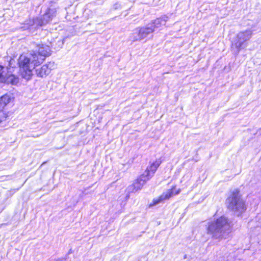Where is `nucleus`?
Segmentation results:
<instances>
[{
    "label": "nucleus",
    "instance_id": "nucleus-1",
    "mask_svg": "<svg viewBox=\"0 0 261 261\" xmlns=\"http://www.w3.org/2000/svg\"><path fill=\"white\" fill-rule=\"evenodd\" d=\"M50 47L44 44H39L37 49L32 51L30 57L21 55L19 57L18 64L21 77L29 80L32 76V69L42 63L45 58L51 55Z\"/></svg>",
    "mask_w": 261,
    "mask_h": 261
},
{
    "label": "nucleus",
    "instance_id": "nucleus-2",
    "mask_svg": "<svg viewBox=\"0 0 261 261\" xmlns=\"http://www.w3.org/2000/svg\"><path fill=\"white\" fill-rule=\"evenodd\" d=\"M230 223L227 217L222 216L208 223L207 233L215 239L224 238L230 231Z\"/></svg>",
    "mask_w": 261,
    "mask_h": 261
},
{
    "label": "nucleus",
    "instance_id": "nucleus-3",
    "mask_svg": "<svg viewBox=\"0 0 261 261\" xmlns=\"http://www.w3.org/2000/svg\"><path fill=\"white\" fill-rule=\"evenodd\" d=\"M56 10L55 8H48L45 13L40 17L29 19L21 27L23 30H29L30 31L36 29L50 22L56 16Z\"/></svg>",
    "mask_w": 261,
    "mask_h": 261
},
{
    "label": "nucleus",
    "instance_id": "nucleus-4",
    "mask_svg": "<svg viewBox=\"0 0 261 261\" xmlns=\"http://www.w3.org/2000/svg\"><path fill=\"white\" fill-rule=\"evenodd\" d=\"M255 30V29L251 28V29L246 30L245 31H241L232 39L231 48L233 54L238 55L240 51L246 47V42L251 38L252 32Z\"/></svg>",
    "mask_w": 261,
    "mask_h": 261
},
{
    "label": "nucleus",
    "instance_id": "nucleus-5",
    "mask_svg": "<svg viewBox=\"0 0 261 261\" xmlns=\"http://www.w3.org/2000/svg\"><path fill=\"white\" fill-rule=\"evenodd\" d=\"M226 203L228 208L238 213V216L246 210L244 201L240 198L238 190L233 191L232 194L226 199Z\"/></svg>",
    "mask_w": 261,
    "mask_h": 261
},
{
    "label": "nucleus",
    "instance_id": "nucleus-6",
    "mask_svg": "<svg viewBox=\"0 0 261 261\" xmlns=\"http://www.w3.org/2000/svg\"><path fill=\"white\" fill-rule=\"evenodd\" d=\"M153 32V28L148 23L145 26L135 29L130 34L129 38L132 42L140 41L151 38Z\"/></svg>",
    "mask_w": 261,
    "mask_h": 261
},
{
    "label": "nucleus",
    "instance_id": "nucleus-7",
    "mask_svg": "<svg viewBox=\"0 0 261 261\" xmlns=\"http://www.w3.org/2000/svg\"><path fill=\"white\" fill-rule=\"evenodd\" d=\"M149 180L148 177L145 176V174H142L138 177L134 182L128 186L126 189L127 193H134L138 190H141L146 182Z\"/></svg>",
    "mask_w": 261,
    "mask_h": 261
},
{
    "label": "nucleus",
    "instance_id": "nucleus-8",
    "mask_svg": "<svg viewBox=\"0 0 261 261\" xmlns=\"http://www.w3.org/2000/svg\"><path fill=\"white\" fill-rule=\"evenodd\" d=\"M55 68V63L49 62L47 64L43 65L41 68L36 70V74L38 76L43 77L48 75L51 70Z\"/></svg>",
    "mask_w": 261,
    "mask_h": 261
},
{
    "label": "nucleus",
    "instance_id": "nucleus-9",
    "mask_svg": "<svg viewBox=\"0 0 261 261\" xmlns=\"http://www.w3.org/2000/svg\"><path fill=\"white\" fill-rule=\"evenodd\" d=\"M179 190H178L175 194H174L173 190H168L166 192L163 193L158 199H154L152 203H150L149 206H152L155 205L163 201L169 199L170 197L173 196L174 195H177L179 193Z\"/></svg>",
    "mask_w": 261,
    "mask_h": 261
},
{
    "label": "nucleus",
    "instance_id": "nucleus-10",
    "mask_svg": "<svg viewBox=\"0 0 261 261\" xmlns=\"http://www.w3.org/2000/svg\"><path fill=\"white\" fill-rule=\"evenodd\" d=\"M161 164V161L160 160H156L152 162L150 164V166L146 168L143 174H145V176L148 177L149 179H150Z\"/></svg>",
    "mask_w": 261,
    "mask_h": 261
},
{
    "label": "nucleus",
    "instance_id": "nucleus-11",
    "mask_svg": "<svg viewBox=\"0 0 261 261\" xmlns=\"http://www.w3.org/2000/svg\"><path fill=\"white\" fill-rule=\"evenodd\" d=\"M169 17L167 15H164L152 21L151 22L149 23V24L152 27L153 31H154L155 29L165 25Z\"/></svg>",
    "mask_w": 261,
    "mask_h": 261
},
{
    "label": "nucleus",
    "instance_id": "nucleus-12",
    "mask_svg": "<svg viewBox=\"0 0 261 261\" xmlns=\"http://www.w3.org/2000/svg\"><path fill=\"white\" fill-rule=\"evenodd\" d=\"M4 81L2 83L11 84L13 85H16L19 82V79L15 75L6 73V76L4 77Z\"/></svg>",
    "mask_w": 261,
    "mask_h": 261
},
{
    "label": "nucleus",
    "instance_id": "nucleus-13",
    "mask_svg": "<svg viewBox=\"0 0 261 261\" xmlns=\"http://www.w3.org/2000/svg\"><path fill=\"white\" fill-rule=\"evenodd\" d=\"M11 97L7 94L4 95L0 97V110L3 109L10 102Z\"/></svg>",
    "mask_w": 261,
    "mask_h": 261
},
{
    "label": "nucleus",
    "instance_id": "nucleus-14",
    "mask_svg": "<svg viewBox=\"0 0 261 261\" xmlns=\"http://www.w3.org/2000/svg\"><path fill=\"white\" fill-rule=\"evenodd\" d=\"M4 69V67L0 65V83H3L5 81L4 77L6 76V73H5Z\"/></svg>",
    "mask_w": 261,
    "mask_h": 261
},
{
    "label": "nucleus",
    "instance_id": "nucleus-15",
    "mask_svg": "<svg viewBox=\"0 0 261 261\" xmlns=\"http://www.w3.org/2000/svg\"><path fill=\"white\" fill-rule=\"evenodd\" d=\"M6 116L3 111L0 110V122L5 120Z\"/></svg>",
    "mask_w": 261,
    "mask_h": 261
},
{
    "label": "nucleus",
    "instance_id": "nucleus-16",
    "mask_svg": "<svg viewBox=\"0 0 261 261\" xmlns=\"http://www.w3.org/2000/svg\"><path fill=\"white\" fill-rule=\"evenodd\" d=\"M64 259V258H58L56 261H63Z\"/></svg>",
    "mask_w": 261,
    "mask_h": 261
},
{
    "label": "nucleus",
    "instance_id": "nucleus-17",
    "mask_svg": "<svg viewBox=\"0 0 261 261\" xmlns=\"http://www.w3.org/2000/svg\"><path fill=\"white\" fill-rule=\"evenodd\" d=\"M187 258V255H184V259H186Z\"/></svg>",
    "mask_w": 261,
    "mask_h": 261
},
{
    "label": "nucleus",
    "instance_id": "nucleus-18",
    "mask_svg": "<svg viewBox=\"0 0 261 261\" xmlns=\"http://www.w3.org/2000/svg\"><path fill=\"white\" fill-rule=\"evenodd\" d=\"M11 64V61L9 62V65L10 66V65Z\"/></svg>",
    "mask_w": 261,
    "mask_h": 261
},
{
    "label": "nucleus",
    "instance_id": "nucleus-19",
    "mask_svg": "<svg viewBox=\"0 0 261 261\" xmlns=\"http://www.w3.org/2000/svg\"><path fill=\"white\" fill-rule=\"evenodd\" d=\"M70 252H71V250H70V251H69L68 254L70 253Z\"/></svg>",
    "mask_w": 261,
    "mask_h": 261
}]
</instances>
